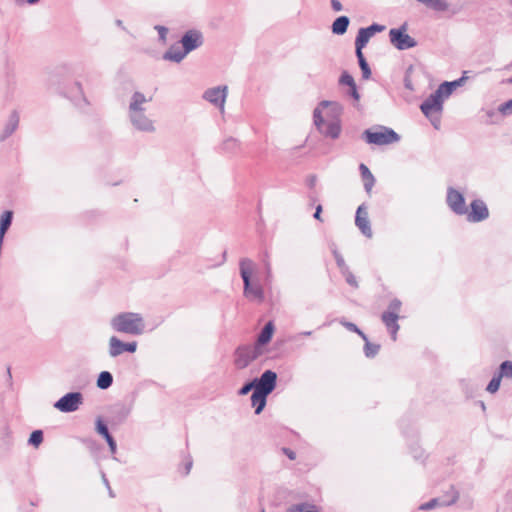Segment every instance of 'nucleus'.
Here are the masks:
<instances>
[{
  "label": "nucleus",
  "mask_w": 512,
  "mask_h": 512,
  "mask_svg": "<svg viewBox=\"0 0 512 512\" xmlns=\"http://www.w3.org/2000/svg\"><path fill=\"white\" fill-rule=\"evenodd\" d=\"M339 108L336 104L322 102L314 111V122L325 135L336 138L340 134Z\"/></svg>",
  "instance_id": "1"
},
{
  "label": "nucleus",
  "mask_w": 512,
  "mask_h": 512,
  "mask_svg": "<svg viewBox=\"0 0 512 512\" xmlns=\"http://www.w3.org/2000/svg\"><path fill=\"white\" fill-rule=\"evenodd\" d=\"M464 74H466V72ZM465 79H467V76L463 75L458 81L440 85L439 88L422 103L421 111L426 117L431 119L436 128L440 122L443 98L448 97L452 93L453 87L460 85Z\"/></svg>",
  "instance_id": "2"
},
{
  "label": "nucleus",
  "mask_w": 512,
  "mask_h": 512,
  "mask_svg": "<svg viewBox=\"0 0 512 512\" xmlns=\"http://www.w3.org/2000/svg\"><path fill=\"white\" fill-rule=\"evenodd\" d=\"M240 274L244 282V296L250 301L262 302L264 291L257 278V265L248 258L242 259L240 261Z\"/></svg>",
  "instance_id": "3"
},
{
  "label": "nucleus",
  "mask_w": 512,
  "mask_h": 512,
  "mask_svg": "<svg viewBox=\"0 0 512 512\" xmlns=\"http://www.w3.org/2000/svg\"><path fill=\"white\" fill-rule=\"evenodd\" d=\"M111 325L117 332L139 335L143 333L145 323L143 317L138 313L124 312L116 315Z\"/></svg>",
  "instance_id": "4"
},
{
  "label": "nucleus",
  "mask_w": 512,
  "mask_h": 512,
  "mask_svg": "<svg viewBox=\"0 0 512 512\" xmlns=\"http://www.w3.org/2000/svg\"><path fill=\"white\" fill-rule=\"evenodd\" d=\"M202 43V36L197 31H188L182 37L181 44L183 51H179L178 54H174V49H169L165 54V59L172 60L175 62L181 61L190 51L200 46Z\"/></svg>",
  "instance_id": "5"
},
{
  "label": "nucleus",
  "mask_w": 512,
  "mask_h": 512,
  "mask_svg": "<svg viewBox=\"0 0 512 512\" xmlns=\"http://www.w3.org/2000/svg\"><path fill=\"white\" fill-rule=\"evenodd\" d=\"M364 138L367 143L374 145H388L399 140V136L395 131L387 127H378L374 130H366Z\"/></svg>",
  "instance_id": "6"
},
{
  "label": "nucleus",
  "mask_w": 512,
  "mask_h": 512,
  "mask_svg": "<svg viewBox=\"0 0 512 512\" xmlns=\"http://www.w3.org/2000/svg\"><path fill=\"white\" fill-rule=\"evenodd\" d=\"M402 303L394 299L390 302L388 306V310L382 314V321L387 327V329L390 331L392 339L396 340L397 338V332L399 330V325L397 323L398 319L400 318V310H401Z\"/></svg>",
  "instance_id": "7"
},
{
  "label": "nucleus",
  "mask_w": 512,
  "mask_h": 512,
  "mask_svg": "<svg viewBox=\"0 0 512 512\" xmlns=\"http://www.w3.org/2000/svg\"><path fill=\"white\" fill-rule=\"evenodd\" d=\"M265 352V348L256 345L241 346L235 352V365L242 369Z\"/></svg>",
  "instance_id": "8"
},
{
  "label": "nucleus",
  "mask_w": 512,
  "mask_h": 512,
  "mask_svg": "<svg viewBox=\"0 0 512 512\" xmlns=\"http://www.w3.org/2000/svg\"><path fill=\"white\" fill-rule=\"evenodd\" d=\"M83 402L82 394L79 392L68 393L61 397L54 405L61 412L76 411Z\"/></svg>",
  "instance_id": "9"
},
{
  "label": "nucleus",
  "mask_w": 512,
  "mask_h": 512,
  "mask_svg": "<svg viewBox=\"0 0 512 512\" xmlns=\"http://www.w3.org/2000/svg\"><path fill=\"white\" fill-rule=\"evenodd\" d=\"M391 43L399 50L412 48L416 42L406 33V29H391L389 32Z\"/></svg>",
  "instance_id": "10"
},
{
  "label": "nucleus",
  "mask_w": 512,
  "mask_h": 512,
  "mask_svg": "<svg viewBox=\"0 0 512 512\" xmlns=\"http://www.w3.org/2000/svg\"><path fill=\"white\" fill-rule=\"evenodd\" d=\"M465 214L468 221L480 222L488 218L489 210L484 201L476 199L471 202L470 209Z\"/></svg>",
  "instance_id": "11"
},
{
  "label": "nucleus",
  "mask_w": 512,
  "mask_h": 512,
  "mask_svg": "<svg viewBox=\"0 0 512 512\" xmlns=\"http://www.w3.org/2000/svg\"><path fill=\"white\" fill-rule=\"evenodd\" d=\"M447 204L456 214L463 215L467 212L463 195L456 189L449 188L447 191Z\"/></svg>",
  "instance_id": "12"
},
{
  "label": "nucleus",
  "mask_w": 512,
  "mask_h": 512,
  "mask_svg": "<svg viewBox=\"0 0 512 512\" xmlns=\"http://www.w3.org/2000/svg\"><path fill=\"white\" fill-rule=\"evenodd\" d=\"M276 379L277 375L275 372L271 370L265 371L261 378L259 379L258 383L255 386V390L260 391L264 394H270L276 385Z\"/></svg>",
  "instance_id": "13"
},
{
  "label": "nucleus",
  "mask_w": 512,
  "mask_h": 512,
  "mask_svg": "<svg viewBox=\"0 0 512 512\" xmlns=\"http://www.w3.org/2000/svg\"><path fill=\"white\" fill-rule=\"evenodd\" d=\"M137 348L136 342L123 343L117 337L113 336L109 340V353L112 357H116L123 352H135Z\"/></svg>",
  "instance_id": "14"
},
{
  "label": "nucleus",
  "mask_w": 512,
  "mask_h": 512,
  "mask_svg": "<svg viewBox=\"0 0 512 512\" xmlns=\"http://www.w3.org/2000/svg\"><path fill=\"white\" fill-rule=\"evenodd\" d=\"M383 27L379 25H371L368 28H361L358 32V35L356 37L355 45H356V52L363 50V48L366 46L370 38L374 35L375 32L382 31Z\"/></svg>",
  "instance_id": "15"
},
{
  "label": "nucleus",
  "mask_w": 512,
  "mask_h": 512,
  "mask_svg": "<svg viewBox=\"0 0 512 512\" xmlns=\"http://www.w3.org/2000/svg\"><path fill=\"white\" fill-rule=\"evenodd\" d=\"M357 227L361 230V232L367 236H372V230L370 226V221L368 217L367 209L363 206H359L356 212V219H355Z\"/></svg>",
  "instance_id": "16"
},
{
  "label": "nucleus",
  "mask_w": 512,
  "mask_h": 512,
  "mask_svg": "<svg viewBox=\"0 0 512 512\" xmlns=\"http://www.w3.org/2000/svg\"><path fill=\"white\" fill-rule=\"evenodd\" d=\"M204 97L215 106L220 107L223 111L226 99V87L209 89L205 92Z\"/></svg>",
  "instance_id": "17"
},
{
  "label": "nucleus",
  "mask_w": 512,
  "mask_h": 512,
  "mask_svg": "<svg viewBox=\"0 0 512 512\" xmlns=\"http://www.w3.org/2000/svg\"><path fill=\"white\" fill-rule=\"evenodd\" d=\"M274 333V325L272 322H268L261 333L259 334L257 338V342L254 344L256 346H259L260 348H264V346L270 342L272 336Z\"/></svg>",
  "instance_id": "18"
},
{
  "label": "nucleus",
  "mask_w": 512,
  "mask_h": 512,
  "mask_svg": "<svg viewBox=\"0 0 512 512\" xmlns=\"http://www.w3.org/2000/svg\"><path fill=\"white\" fill-rule=\"evenodd\" d=\"M359 169L364 184V188L367 191V193H371L373 186L375 184V178L365 164H360Z\"/></svg>",
  "instance_id": "19"
},
{
  "label": "nucleus",
  "mask_w": 512,
  "mask_h": 512,
  "mask_svg": "<svg viewBox=\"0 0 512 512\" xmlns=\"http://www.w3.org/2000/svg\"><path fill=\"white\" fill-rule=\"evenodd\" d=\"M132 121L134 125L141 130L149 131L153 129L152 122L147 119L142 112L132 113Z\"/></svg>",
  "instance_id": "20"
},
{
  "label": "nucleus",
  "mask_w": 512,
  "mask_h": 512,
  "mask_svg": "<svg viewBox=\"0 0 512 512\" xmlns=\"http://www.w3.org/2000/svg\"><path fill=\"white\" fill-rule=\"evenodd\" d=\"M267 394L254 390L251 396L252 406L255 407V413L260 414L266 405Z\"/></svg>",
  "instance_id": "21"
},
{
  "label": "nucleus",
  "mask_w": 512,
  "mask_h": 512,
  "mask_svg": "<svg viewBox=\"0 0 512 512\" xmlns=\"http://www.w3.org/2000/svg\"><path fill=\"white\" fill-rule=\"evenodd\" d=\"M417 1L435 11H438V12H444L449 9V3L447 0H417Z\"/></svg>",
  "instance_id": "22"
},
{
  "label": "nucleus",
  "mask_w": 512,
  "mask_h": 512,
  "mask_svg": "<svg viewBox=\"0 0 512 512\" xmlns=\"http://www.w3.org/2000/svg\"><path fill=\"white\" fill-rule=\"evenodd\" d=\"M340 83L343 85H347L350 88V95L355 99L359 100V94L357 92L356 83L353 77L348 73H343L340 78Z\"/></svg>",
  "instance_id": "23"
},
{
  "label": "nucleus",
  "mask_w": 512,
  "mask_h": 512,
  "mask_svg": "<svg viewBox=\"0 0 512 512\" xmlns=\"http://www.w3.org/2000/svg\"><path fill=\"white\" fill-rule=\"evenodd\" d=\"M349 25V18L346 16L338 17L332 24V32L337 35L344 34Z\"/></svg>",
  "instance_id": "24"
},
{
  "label": "nucleus",
  "mask_w": 512,
  "mask_h": 512,
  "mask_svg": "<svg viewBox=\"0 0 512 512\" xmlns=\"http://www.w3.org/2000/svg\"><path fill=\"white\" fill-rule=\"evenodd\" d=\"M149 100H151V97L150 98H146L143 94L139 93V92H136L134 95H133V100L131 102V105H130V109L132 111V113H137V112H142V105L146 102H148Z\"/></svg>",
  "instance_id": "25"
},
{
  "label": "nucleus",
  "mask_w": 512,
  "mask_h": 512,
  "mask_svg": "<svg viewBox=\"0 0 512 512\" xmlns=\"http://www.w3.org/2000/svg\"><path fill=\"white\" fill-rule=\"evenodd\" d=\"M13 213L12 211H5L1 215L0 219V234H5L9 229L12 222Z\"/></svg>",
  "instance_id": "26"
},
{
  "label": "nucleus",
  "mask_w": 512,
  "mask_h": 512,
  "mask_svg": "<svg viewBox=\"0 0 512 512\" xmlns=\"http://www.w3.org/2000/svg\"><path fill=\"white\" fill-rule=\"evenodd\" d=\"M112 381V375L107 371H103L100 373L98 377L97 386L101 389H107L108 387L111 386Z\"/></svg>",
  "instance_id": "27"
},
{
  "label": "nucleus",
  "mask_w": 512,
  "mask_h": 512,
  "mask_svg": "<svg viewBox=\"0 0 512 512\" xmlns=\"http://www.w3.org/2000/svg\"><path fill=\"white\" fill-rule=\"evenodd\" d=\"M356 55H357V58H358V61H359L360 68H361L362 73H363V78L368 79L370 77V75H371V71H370V68L368 66V63L365 60L363 52L357 51Z\"/></svg>",
  "instance_id": "28"
},
{
  "label": "nucleus",
  "mask_w": 512,
  "mask_h": 512,
  "mask_svg": "<svg viewBox=\"0 0 512 512\" xmlns=\"http://www.w3.org/2000/svg\"><path fill=\"white\" fill-rule=\"evenodd\" d=\"M498 375L500 378H507L512 380V362L504 361L500 366Z\"/></svg>",
  "instance_id": "29"
},
{
  "label": "nucleus",
  "mask_w": 512,
  "mask_h": 512,
  "mask_svg": "<svg viewBox=\"0 0 512 512\" xmlns=\"http://www.w3.org/2000/svg\"><path fill=\"white\" fill-rule=\"evenodd\" d=\"M287 512H320L315 506L306 503L293 505Z\"/></svg>",
  "instance_id": "30"
},
{
  "label": "nucleus",
  "mask_w": 512,
  "mask_h": 512,
  "mask_svg": "<svg viewBox=\"0 0 512 512\" xmlns=\"http://www.w3.org/2000/svg\"><path fill=\"white\" fill-rule=\"evenodd\" d=\"M43 441V433L41 430H35L31 433L29 443L38 447Z\"/></svg>",
  "instance_id": "31"
},
{
  "label": "nucleus",
  "mask_w": 512,
  "mask_h": 512,
  "mask_svg": "<svg viewBox=\"0 0 512 512\" xmlns=\"http://www.w3.org/2000/svg\"><path fill=\"white\" fill-rule=\"evenodd\" d=\"M501 379L502 378H500L498 374L495 375L492 378V380L490 381V383L488 384L487 391L490 393H495L496 391H498V389L500 387Z\"/></svg>",
  "instance_id": "32"
},
{
  "label": "nucleus",
  "mask_w": 512,
  "mask_h": 512,
  "mask_svg": "<svg viewBox=\"0 0 512 512\" xmlns=\"http://www.w3.org/2000/svg\"><path fill=\"white\" fill-rule=\"evenodd\" d=\"M379 348H380V346L377 344L366 342L365 348H364L366 356L374 357L378 353Z\"/></svg>",
  "instance_id": "33"
},
{
  "label": "nucleus",
  "mask_w": 512,
  "mask_h": 512,
  "mask_svg": "<svg viewBox=\"0 0 512 512\" xmlns=\"http://www.w3.org/2000/svg\"><path fill=\"white\" fill-rule=\"evenodd\" d=\"M498 111L503 116H508L512 114V99L501 104L498 108Z\"/></svg>",
  "instance_id": "34"
},
{
  "label": "nucleus",
  "mask_w": 512,
  "mask_h": 512,
  "mask_svg": "<svg viewBox=\"0 0 512 512\" xmlns=\"http://www.w3.org/2000/svg\"><path fill=\"white\" fill-rule=\"evenodd\" d=\"M96 430L105 439L110 436L107 426L101 420L97 421Z\"/></svg>",
  "instance_id": "35"
},
{
  "label": "nucleus",
  "mask_w": 512,
  "mask_h": 512,
  "mask_svg": "<svg viewBox=\"0 0 512 512\" xmlns=\"http://www.w3.org/2000/svg\"><path fill=\"white\" fill-rule=\"evenodd\" d=\"M347 329H349L350 331H353V332H356L358 333L364 340H366V336L365 334L358 329V327L353 324V323H350V322H343L342 323Z\"/></svg>",
  "instance_id": "36"
},
{
  "label": "nucleus",
  "mask_w": 512,
  "mask_h": 512,
  "mask_svg": "<svg viewBox=\"0 0 512 512\" xmlns=\"http://www.w3.org/2000/svg\"><path fill=\"white\" fill-rule=\"evenodd\" d=\"M255 386L256 384H254V382L248 383L240 389L239 394L246 395L251 391L252 388H255Z\"/></svg>",
  "instance_id": "37"
},
{
  "label": "nucleus",
  "mask_w": 512,
  "mask_h": 512,
  "mask_svg": "<svg viewBox=\"0 0 512 512\" xmlns=\"http://www.w3.org/2000/svg\"><path fill=\"white\" fill-rule=\"evenodd\" d=\"M106 441L110 447L111 452L115 453L116 452V442L114 441L113 437L110 435L109 437L106 438Z\"/></svg>",
  "instance_id": "38"
},
{
  "label": "nucleus",
  "mask_w": 512,
  "mask_h": 512,
  "mask_svg": "<svg viewBox=\"0 0 512 512\" xmlns=\"http://www.w3.org/2000/svg\"><path fill=\"white\" fill-rule=\"evenodd\" d=\"M282 452L290 459V460H295L296 459V454L294 451H292L291 449L289 448H282Z\"/></svg>",
  "instance_id": "39"
},
{
  "label": "nucleus",
  "mask_w": 512,
  "mask_h": 512,
  "mask_svg": "<svg viewBox=\"0 0 512 512\" xmlns=\"http://www.w3.org/2000/svg\"><path fill=\"white\" fill-rule=\"evenodd\" d=\"M436 505H437V500H436V499H433V500H431L430 502L423 504V505L421 506V509H422V510L432 509V508H434Z\"/></svg>",
  "instance_id": "40"
},
{
  "label": "nucleus",
  "mask_w": 512,
  "mask_h": 512,
  "mask_svg": "<svg viewBox=\"0 0 512 512\" xmlns=\"http://www.w3.org/2000/svg\"><path fill=\"white\" fill-rule=\"evenodd\" d=\"M346 281L352 285V286H357V281H356V278L355 276L352 274V273H347L346 275Z\"/></svg>",
  "instance_id": "41"
},
{
  "label": "nucleus",
  "mask_w": 512,
  "mask_h": 512,
  "mask_svg": "<svg viewBox=\"0 0 512 512\" xmlns=\"http://www.w3.org/2000/svg\"><path fill=\"white\" fill-rule=\"evenodd\" d=\"M331 6L334 11L339 12L342 10V4L338 0H331Z\"/></svg>",
  "instance_id": "42"
},
{
  "label": "nucleus",
  "mask_w": 512,
  "mask_h": 512,
  "mask_svg": "<svg viewBox=\"0 0 512 512\" xmlns=\"http://www.w3.org/2000/svg\"><path fill=\"white\" fill-rule=\"evenodd\" d=\"M321 213H322V206L318 205L316 207V211L314 213V218L322 222L323 219L321 218Z\"/></svg>",
  "instance_id": "43"
},
{
  "label": "nucleus",
  "mask_w": 512,
  "mask_h": 512,
  "mask_svg": "<svg viewBox=\"0 0 512 512\" xmlns=\"http://www.w3.org/2000/svg\"><path fill=\"white\" fill-rule=\"evenodd\" d=\"M191 467H192V462L191 461H186L184 463V468H183V472L182 473L187 475L190 472Z\"/></svg>",
  "instance_id": "44"
},
{
  "label": "nucleus",
  "mask_w": 512,
  "mask_h": 512,
  "mask_svg": "<svg viewBox=\"0 0 512 512\" xmlns=\"http://www.w3.org/2000/svg\"><path fill=\"white\" fill-rule=\"evenodd\" d=\"M170 49H174V54H178L179 51H183V49H180L179 46H172Z\"/></svg>",
  "instance_id": "45"
},
{
  "label": "nucleus",
  "mask_w": 512,
  "mask_h": 512,
  "mask_svg": "<svg viewBox=\"0 0 512 512\" xmlns=\"http://www.w3.org/2000/svg\"><path fill=\"white\" fill-rule=\"evenodd\" d=\"M37 1H38V0H28V2H29L30 4H33V3L37 2Z\"/></svg>",
  "instance_id": "46"
},
{
  "label": "nucleus",
  "mask_w": 512,
  "mask_h": 512,
  "mask_svg": "<svg viewBox=\"0 0 512 512\" xmlns=\"http://www.w3.org/2000/svg\"><path fill=\"white\" fill-rule=\"evenodd\" d=\"M510 82H512V79L510 80Z\"/></svg>",
  "instance_id": "47"
},
{
  "label": "nucleus",
  "mask_w": 512,
  "mask_h": 512,
  "mask_svg": "<svg viewBox=\"0 0 512 512\" xmlns=\"http://www.w3.org/2000/svg\"><path fill=\"white\" fill-rule=\"evenodd\" d=\"M262 512H265L264 510H262Z\"/></svg>",
  "instance_id": "48"
}]
</instances>
